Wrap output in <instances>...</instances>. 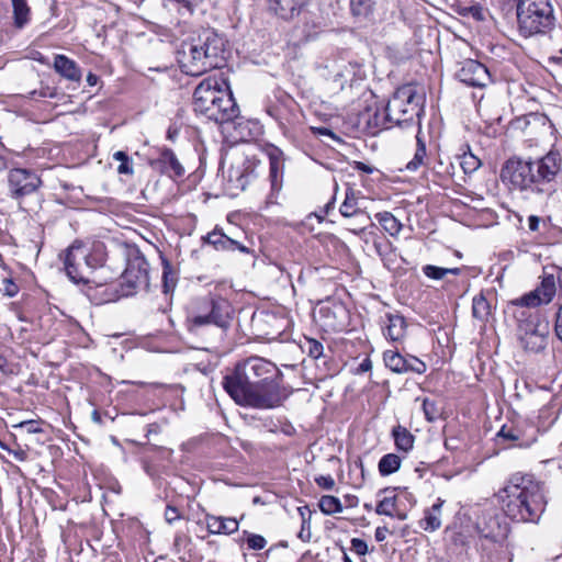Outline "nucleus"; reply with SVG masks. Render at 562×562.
<instances>
[{"label":"nucleus","instance_id":"f257e3e1","mask_svg":"<svg viewBox=\"0 0 562 562\" xmlns=\"http://www.w3.org/2000/svg\"><path fill=\"white\" fill-rule=\"evenodd\" d=\"M281 378L282 373L273 362L249 357L238 362L222 384L237 405L270 409L281 404Z\"/></svg>","mask_w":562,"mask_h":562},{"label":"nucleus","instance_id":"f03ea898","mask_svg":"<svg viewBox=\"0 0 562 562\" xmlns=\"http://www.w3.org/2000/svg\"><path fill=\"white\" fill-rule=\"evenodd\" d=\"M505 515L517 522L538 524L547 508L544 483L517 472L496 494Z\"/></svg>","mask_w":562,"mask_h":562},{"label":"nucleus","instance_id":"7ed1b4c3","mask_svg":"<svg viewBox=\"0 0 562 562\" xmlns=\"http://www.w3.org/2000/svg\"><path fill=\"white\" fill-rule=\"evenodd\" d=\"M560 170V155L551 150L536 160L516 157L508 159L502 168L501 177L518 190L551 195L555 191L553 182Z\"/></svg>","mask_w":562,"mask_h":562},{"label":"nucleus","instance_id":"20e7f679","mask_svg":"<svg viewBox=\"0 0 562 562\" xmlns=\"http://www.w3.org/2000/svg\"><path fill=\"white\" fill-rule=\"evenodd\" d=\"M224 40L212 30H204L196 38L184 41L178 52V61L183 72L201 76L221 68L225 63Z\"/></svg>","mask_w":562,"mask_h":562},{"label":"nucleus","instance_id":"39448f33","mask_svg":"<svg viewBox=\"0 0 562 562\" xmlns=\"http://www.w3.org/2000/svg\"><path fill=\"white\" fill-rule=\"evenodd\" d=\"M194 112L223 124L239 115V108L229 90L221 89L212 78L201 81L193 92Z\"/></svg>","mask_w":562,"mask_h":562},{"label":"nucleus","instance_id":"423d86ee","mask_svg":"<svg viewBox=\"0 0 562 562\" xmlns=\"http://www.w3.org/2000/svg\"><path fill=\"white\" fill-rule=\"evenodd\" d=\"M516 16L518 31L525 37L546 35L555 25L550 0H517Z\"/></svg>","mask_w":562,"mask_h":562},{"label":"nucleus","instance_id":"0eeeda50","mask_svg":"<svg viewBox=\"0 0 562 562\" xmlns=\"http://www.w3.org/2000/svg\"><path fill=\"white\" fill-rule=\"evenodd\" d=\"M424 113V98L412 85L396 89L392 99L385 105V117L394 125L417 123L420 130V117Z\"/></svg>","mask_w":562,"mask_h":562},{"label":"nucleus","instance_id":"6e6552de","mask_svg":"<svg viewBox=\"0 0 562 562\" xmlns=\"http://www.w3.org/2000/svg\"><path fill=\"white\" fill-rule=\"evenodd\" d=\"M231 305L222 297L204 296L196 299L188 312L187 326L190 331L215 325L221 328L229 326Z\"/></svg>","mask_w":562,"mask_h":562},{"label":"nucleus","instance_id":"1a4fd4ad","mask_svg":"<svg viewBox=\"0 0 562 562\" xmlns=\"http://www.w3.org/2000/svg\"><path fill=\"white\" fill-rule=\"evenodd\" d=\"M103 265L101 254L93 251L81 241L71 244L64 258L67 276L75 283H88L93 271Z\"/></svg>","mask_w":562,"mask_h":562},{"label":"nucleus","instance_id":"9d476101","mask_svg":"<svg viewBox=\"0 0 562 562\" xmlns=\"http://www.w3.org/2000/svg\"><path fill=\"white\" fill-rule=\"evenodd\" d=\"M517 318V335L521 347L533 353L544 350L550 335L549 322L540 319L538 314L527 316L525 311H520Z\"/></svg>","mask_w":562,"mask_h":562},{"label":"nucleus","instance_id":"9b49d317","mask_svg":"<svg viewBox=\"0 0 562 562\" xmlns=\"http://www.w3.org/2000/svg\"><path fill=\"white\" fill-rule=\"evenodd\" d=\"M41 184V178L32 170L13 168L8 173L9 191L13 199L32 194Z\"/></svg>","mask_w":562,"mask_h":562},{"label":"nucleus","instance_id":"f8f14e48","mask_svg":"<svg viewBox=\"0 0 562 562\" xmlns=\"http://www.w3.org/2000/svg\"><path fill=\"white\" fill-rule=\"evenodd\" d=\"M148 262L144 257H136L130 260L123 273V284L128 289L125 294L130 295L138 289H145L149 284Z\"/></svg>","mask_w":562,"mask_h":562},{"label":"nucleus","instance_id":"ddd939ff","mask_svg":"<svg viewBox=\"0 0 562 562\" xmlns=\"http://www.w3.org/2000/svg\"><path fill=\"white\" fill-rule=\"evenodd\" d=\"M456 76L461 82L470 87L483 88L491 82L487 68L474 59L463 60Z\"/></svg>","mask_w":562,"mask_h":562},{"label":"nucleus","instance_id":"4468645a","mask_svg":"<svg viewBox=\"0 0 562 562\" xmlns=\"http://www.w3.org/2000/svg\"><path fill=\"white\" fill-rule=\"evenodd\" d=\"M497 438L503 442H509L508 447L529 448L535 441L533 435H527L526 431L517 425H503L497 432Z\"/></svg>","mask_w":562,"mask_h":562},{"label":"nucleus","instance_id":"2eb2a0df","mask_svg":"<svg viewBox=\"0 0 562 562\" xmlns=\"http://www.w3.org/2000/svg\"><path fill=\"white\" fill-rule=\"evenodd\" d=\"M204 244L213 246L217 251H235L249 252V249L239 241L228 237L217 227L202 237Z\"/></svg>","mask_w":562,"mask_h":562},{"label":"nucleus","instance_id":"dca6fc26","mask_svg":"<svg viewBox=\"0 0 562 562\" xmlns=\"http://www.w3.org/2000/svg\"><path fill=\"white\" fill-rule=\"evenodd\" d=\"M150 166L170 176L181 177L184 173L182 165L179 162L175 153L169 148H164L159 157L150 161Z\"/></svg>","mask_w":562,"mask_h":562},{"label":"nucleus","instance_id":"f3484780","mask_svg":"<svg viewBox=\"0 0 562 562\" xmlns=\"http://www.w3.org/2000/svg\"><path fill=\"white\" fill-rule=\"evenodd\" d=\"M269 9L278 18L290 21L296 18L307 0H268Z\"/></svg>","mask_w":562,"mask_h":562},{"label":"nucleus","instance_id":"a211bd4d","mask_svg":"<svg viewBox=\"0 0 562 562\" xmlns=\"http://www.w3.org/2000/svg\"><path fill=\"white\" fill-rule=\"evenodd\" d=\"M205 521L210 533L232 535L238 530V521L235 518L206 515Z\"/></svg>","mask_w":562,"mask_h":562},{"label":"nucleus","instance_id":"6ab92c4d","mask_svg":"<svg viewBox=\"0 0 562 562\" xmlns=\"http://www.w3.org/2000/svg\"><path fill=\"white\" fill-rule=\"evenodd\" d=\"M54 69L57 74L67 80L79 82L81 70L77 63L65 55H56L54 59Z\"/></svg>","mask_w":562,"mask_h":562},{"label":"nucleus","instance_id":"aec40b11","mask_svg":"<svg viewBox=\"0 0 562 562\" xmlns=\"http://www.w3.org/2000/svg\"><path fill=\"white\" fill-rule=\"evenodd\" d=\"M443 503V499L438 498L431 507L424 510V518L418 522L423 530L434 532L441 527V508Z\"/></svg>","mask_w":562,"mask_h":562},{"label":"nucleus","instance_id":"412c9836","mask_svg":"<svg viewBox=\"0 0 562 562\" xmlns=\"http://www.w3.org/2000/svg\"><path fill=\"white\" fill-rule=\"evenodd\" d=\"M387 324L385 326V337L392 341H398L406 335V322L402 315L387 314Z\"/></svg>","mask_w":562,"mask_h":562},{"label":"nucleus","instance_id":"4be33fe9","mask_svg":"<svg viewBox=\"0 0 562 562\" xmlns=\"http://www.w3.org/2000/svg\"><path fill=\"white\" fill-rule=\"evenodd\" d=\"M13 25L18 30L24 29L31 22V8L26 0H11Z\"/></svg>","mask_w":562,"mask_h":562},{"label":"nucleus","instance_id":"5701e85b","mask_svg":"<svg viewBox=\"0 0 562 562\" xmlns=\"http://www.w3.org/2000/svg\"><path fill=\"white\" fill-rule=\"evenodd\" d=\"M376 0H350V11L356 18L372 21Z\"/></svg>","mask_w":562,"mask_h":562},{"label":"nucleus","instance_id":"b1692460","mask_svg":"<svg viewBox=\"0 0 562 562\" xmlns=\"http://www.w3.org/2000/svg\"><path fill=\"white\" fill-rule=\"evenodd\" d=\"M392 436L398 450L407 453L413 449L415 437L407 428L397 425L392 429Z\"/></svg>","mask_w":562,"mask_h":562},{"label":"nucleus","instance_id":"393cba45","mask_svg":"<svg viewBox=\"0 0 562 562\" xmlns=\"http://www.w3.org/2000/svg\"><path fill=\"white\" fill-rule=\"evenodd\" d=\"M427 151L426 144L422 137L420 130L416 134V150L412 160L406 164L407 171H416L422 166L426 165Z\"/></svg>","mask_w":562,"mask_h":562},{"label":"nucleus","instance_id":"a878e982","mask_svg":"<svg viewBox=\"0 0 562 562\" xmlns=\"http://www.w3.org/2000/svg\"><path fill=\"white\" fill-rule=\"evenodd\" d=\"M269 165L271 191L279 192L282 188L283 164L278 156L271 155Z\"/></svg>","mask_w":562,"mask_h":562},{"label":"nucleus","instance_id":"bb28decb","mask_svg":"<svg viewBox=\"0 0 562 562\" xmlns=\"http://www.w3.org/2000/svg\"><path fill=\"white\" fill-rule=\"evenodd\" d=\"M385 366L395 373H407L406 357L394 350H386L383 353Z\"/></svg>","mask_w":562,"mask_h":562},{"label":"nucleus","instance_id":"cd10ccee","mask_svg":"<svg viewBox=\"0 0 562 562\" xmlns=\"http://www.w3.org/2000/svg\"><path fill=\"white\" fill-rule=\"evenodd\" d=\"M375 218L382 228L391 236H397L402 229L401 222L391 212H381L375 215Z\"/></svg>","mask_w":562,"mask_h":562},{"label":"nucleus","instance_id":"c85d7f7f","mask_svg":"<svg viewBox=\"0 0 562 562\" xmlns=\"http://www.w3.org/2000/svg\"><path fill=\"white\" fill-rule=\"evenodd\" d=\"M339 211L344 217L363 215V212L358 207V201L352 189L346 191V196Z\"/></svg>","mask_w":562,"mask_h":562},{"label":"nucleus","instance_id":"c756f323","mask_svg":"<svg viewBox=\"0 0 562 562\" xmlns=\"http://www.w3.org/2000/svg\"><path fill=\"white\" fill-rule=\"evenodd\" d=\"M402 459L395 453L384 454L378 464L379 472L382 476H387L401 468Z\"/></svg>","mask_w":562,"mask_h":562},{"label":"nucleus","instance_id":"7c9ffc66","mask_svg":"<svg viewBox=\"0 0 562 562\" xmlns=\"http://www.w3.org/2000/svg\"><path fill=\"white\" fill-rule=\"evenodd\" d=\"M473 317L481 322H486L491 315V305L483 294L476 295L472 303Z\"/></svg>","mask_w":562,"mask_h":562},{"label":"nucleus","instance_id":"2f4dec72","mask_svg":"<svg viewBox=\"0 0 562 562\" xmlns=\"http://www.w3.org/2000/svg\"><path fill=\"white\" fill-rule=\"evenodd\" d=\"M191 538L182 532H178L173 540V551L179 555L182 562H187V554L190 557L191 552Z\"/></svg>","mask_w":562,"mask_h":562},{"label":"nucleus","instance_id":"473e14b6","mask_svg":"<svg viewBox=\"0 0 562 562\" xmlns=\"http://www.w3.org/2000/svg\"><path fill=\"white\" fill-rule=\"evenodd\" d=\"M319 509L325 515H333L342 512V505L338 497L324 495L318 503Z\"/></svg>","mask_w":562,"mask_h":562},{"label":"nucleus","instance_id":"72a5a7b5","mask_svg":"<svg viewBox=\"0 0 562 562\" xmlns=\"http://www.w3.org/2000/svg\"><path fill=\"white\" fill-rule=\"evenodd\" d=\"M535 291H539V296L543 303H549L555 294V280L553 276H547L543 278L541 285Z\"/></svg>","mask_w":562,"mask_h":562},{"label":"nucleus","instance_id":"f704fd0d","mask_svg":"<svg viewBox=\"0 0 562 562\" xmlns=\"http://www.w3.org/2000/svg\"><path fill=\"white\" fill-rule=\"evenodd\" d=\"M542 302L541 300V296H539V291H531L530 293L528 294H525L524 296L515 300L512 302L513 305H516L520 308H529V307H536L538 305H540ZM524 311V310H521ZM526 312V315L528 316L529 314H531L530 312Z\"/></svg>","mask_w":562,"mask_h":562},{"label":"nucleus","instance_id":"c9c22d12","mask_svg":"<svg viewBox=\"0 0 562 562\" xmlns=\"http://www.w3.org/2000/svg\"><path fill=\"white\" fill-rule=\"evenodd\" d=\"M397 506V496H385L383 497L375 507V513L378 515H385L390 517H394Z\"/></svg>","mask_w":562,"mask_h":562},{"label":"nucleus","instance_id":"e433bc0d","mask_svg":"<svg viewBox=\"0 0 562 562\" xmlns=\"http://www.w3.org/2000/svg\"><path fill=\"white\" fill-rule=\"evenodd\" d=\"M459 164L464 173L471 175L481 166V160L472 153H464L459 157Z\"/></svg>","mask_w":562,"mask_h":562},{"label":"nucleus","instance_id":"4c0bfd02","mask_svg":"<svg viewBox=\"0 0 562 562\" xmlns=\"http://www.w3.org/2000/svg\"><path fill=\"white\" fill-rule=\"evenodd\" d=\"M423 412L428 422H435L441 416L442 409L436 401L426 397L423 401Z\"/></svg>","mask_w":562,"mask_h":562},{"label":"nucleus","instance_id":"58836bf2","mask_svg":"<svg viewBox=\"0 0 562 562\" xmlns=\"http://www.w3.org/2000/svg\"><path fill=\"white\" fill-rule=\"evenodd\" d=\"M113 159L120 161L117 167V172L121 175H130L134 173L133 165L131 162L130 157L126 153L119 150L113 154Z\"/></svg>","mask_w":562,"mask_h":562},{"label":"nucleus","instance_id":"ea45409f","mask_svg":"<svg viewBox=\"0 0 562 562\" xmlns=\"http://www.w3.org/2000/svg\"><path fill=\"white\" fill-rule=\"evenodd\" d=\"M302 349L307 352V355L313 359H319L324 353L323 345L313 338H306L305 342L302 345Z\"/></svg>","mask_w":562,"mask_h":562},{"label":"nucleus","instance_id":"a19ab883","mask_svg":"<svg viewBox=\"0 0 562 562\" xmlns=\"http://www.w3.org/2000/svg\"><path fill=\"white\" fill-rule=\"evenodd\" d=\"M244 533L247 536L246 542L249 549L261 550L266 547L267 540L261 535L250 533L247 531H244Z\"/></svg>","mask_w":562,"mask_h":562},{"label":"nucleus","instance_id":"79ce46f5","mask_svg":"<svg viewBox=\"0 0 562 562\" xmlns=\"http://www.w3.org/2000/svg\"><path fill=\"white\" fill-rule=\"evenodd\" d=\"M371 123V121H369ZM393 123L385 117V108L381 111L376 110L372 115V127L373 128H389Z\"/></svg>","mask_w":562,"mask_h":562},{"label":"nucleus","instance_id":"37998d69","mask_svg":"<svg viewBox=\"0 0 562 562\" xmlns=\"http://www.w3.org/2000/svg\"><path fill=\"white\" fill-rule=\"evenodd\" d=\"M424 274L434 280H441L446 277V270L445 268L432 266V265H426L423 267Z\"/></svg>","mask_w":562,"mask_h":562},{"label":"nucleus","instance_id":"c03bdc74","mask_svg":"<svg viewBox=\"0 0 562 562\" xmlns=\"http://www.w3.org/2000/svg\"><path fill=\"white\" fill-rule=\"evenodd\" d=\"M407 372L422 374L426 371V364L414 356L406 357Z\"/></svg>","mask_w":562,"mask_h":562},{"label":"nucleus","instance_id":"a18cd8bd","mask_svg":"<svg viewBox=\"0 0 562 562\" xmlns=\"http://www.w3.org/2000/svg\"><path fill=\"white\" fill-rule=\"evenodd\" d=\"M0 290L3 291L5 295L9 297H13L19 292V286L13 282L12 279H3L2 285L0 286Z\"/></svg>","mask_w":562,"mask_h":562},{"label":"nucleus","instance_id":"49530a36","mask_svg":"<svg viewBox=\"0 0 562 562\" xmlns=\"http://www.w3.org/2000/svg\"><path fill=\"white\" fill-rule=\"evenodd\" d=\"M351 550L355 551L358 555H366L368 553V544L362 539L352 538Z\"/></svg>","mask_w":562,"mask_h":562},{"label":"nucleus","instance_id":"de8ad7c7","mask_svg":"<svg viewBox=\"0 0 562 562\" xmlns=\"http://www.w3.org/2000/svg\"><path fill=\"white\" fill-rule=\"evenodd\" d=\"M18 427H21L26 430L27 434H40L43 429L40 427L38 422L36 420H25L21 422Z\"/></svg>","mask_w":562,"mask_h":562},{"label":"nucleus","instance_id":"09e8293b","mask_svg":"<svg viewBox=\"0 0 562 562\" xmlns=\"http://www.w3.org/2000/svg\"><path fill=\"white\" fill-rule=\"evenodd\" d=\"M181 518L179 509L175 506L167 505L165 510V519L168 524H172Z\"/></svg>","mask_w":562,"mask_h":562},{"label":"nucleus","instance_id":"8fccbe9b","mask_svg":"<svg viewBox=\"0 0 562 562\" xmlns=\"http://www.w3.org/2000/svg\"><path fill=\"white\" fill-rule=\"evenodd\" d=\"M316 484L324 490H333L335 486V480L331 475H319L315 477Z\"/></svg>","mask_w":562,"mask_h":562},{"label":"nucleus","instance_id":"3c124183","mask_svg":"<svg viewBox=\"0 0 562 562\" xmlns=\"http://www.w3.org/2000/svg\"><path fill=\"white\" fill-rule=\"evenodd\" d=\"M0 447L1 449L8 451L10 454H12L14 457L15 460L18 461H25L27 459V453L22 450V449H16V450H13V449H10L7 445L4 443H0Z\"/></svg>","mask_w":562,"mask_h":562},{"label":"nucleus","instance_id":"603ef678","mask_svg":"<svg viewBox=\"0 0 562 562\" xmlns=\"http://www.w3.org/2000/svg\"><path fill=\"white\" fill-rule=\"evenodd\" d=\"M554 331L557 337L562 341V306L559 308L557 313Z\"/></svg>","mask_w":562,"mask_h":562},{"label":"nucleus","instance_id":"864d4df0","mask_svg":"<svg viewBox=\"0 0 562 562\" xmlns=\"http://www.w3.org/2000/svg\"><path fill=\"white\" fill-rule=\"evenodd\" d=\"M390 532L386 526L378 527L374 532V538L378 542H382L385 540L386 535Z\"/></svg>","mask_w":562,"mask_h":562},{"label":"nucleus","instance_id":"5fc2aeb1","mask_svg":"<svg viewBox=\"0 0 562 562\" xmlns=\"http://www.w3.org/2000/svg\"><path fill=\"white\" fill-rule=\"evenodd\" d=\"M469 13L477 21L484 20V13L481 7L474 5L469 8Z\"/></svg>","mask_w":562,"mask_h":562},{"label":"nucleus","instance_id":"6e6d98bb","mask_svg":"<svg viewBox=\"0 0 562 562\" xmlns=\"http://www.w3.org/2000/svg\"><path fill=\"white\" fill-rule=\"evenodd\" d=\"M540 217L537 215H530L528 217V227L531 232H537L539 229Z\"/></svg>","mask_w":562,"mask_h":562},{"label":"nucleus","instance_id":"4d7b16f0","mask_svg":"<svg viewBox=\"0 0 562 562\" xmlns=\"http://www.w3.org/2000/svg\"><path fill=\"white\" fill-rule=\"evenodd\" d=\"M313 131L315 134L328 136L334 139L336 138V135L334 134V132L327 127H315V128H313Z\"/></svg>","mask_w":562,"mask_h":562},{"label":"nucleus","instance_id":"13d9d810","mask_svg":"<svg viewBox=\"0 0 562 562\" xmlns=\"http://www.w3.org/2000/svg\"><path fill=\"white\" fill-rule=\"evenodd\" d=\"M372 369V362L369 358L364 359L358 367L357 372L358 373H364Z\"/></svg>","mask_w":562,"mask_h":562},{"label":"nucleus","instance_id":"bf43d9fd","mask_svg":"<svg viewBox=\"0 0 562 562\" xmlns=\"http://www.w3.org/2000/svg\"><path fill=\"white\" fill-rule=\"evenodd\" d=\"M376 252L382 256L384 254V247L389 246L386 240L374 239L373 241Z\"/></svg>","mask_w":562,"mask_h":562},{"label":"nucleus","instance_id":"052dcab7","mask_svg":"<svg viewBox=\"0 0 562 562\" xmlns=\"http://www.w3.org/2000/svg\"><path fill=\"white\" fill-rule=\"evenodd\" d=\"M40 97L42 98H54L56 95V92L50 90L49 88L42 89L38 92Z\"/></svg>","mask_w":562,"mask_h":562},{"label":"nucleus","instance_id":"680f3d73","mask_svg":"<svg viewBox=\"0 0 562 562\" xmlns=\"http://www.w3.org/2000/svg\"><path fill=\"white\" fill-rule=\"evenodd\" d=\"M164 288H165V292L167 293L169 291V288H170V279L168 278V273L167 271L165 270L164 271ZM171 286L173 288L175 286V283H171Z\"/></svg>","mask_w":562,"mask_h":562},{"label":"nucleus","instance_id":"e2e57ef3","mask_svg":"<svg viewBox=\"0 0 562 562\" xmlns=\"http://www.w3.org/2000/svg\"><path fill=\"white\" fill-rule=\"evenodd\" d=\"M7 367H8V361L7 359L0 353V373L2 374H5L8 371H7Z\"/></svg>","mask_w":562,"mask_h":562},{"label":"nucleus","instance_id":"0e129e2a","mask_svg":"<svg viewBox=\"0 0 562 562\" xmlns=\"http://www.w3.org/2000/svg\"><path fill=\"white\" fill-rule=\"evenodd\" d=\"M87 82H88V85H89V86H94V85H97V82H98V76H97V75H94V74H92V72L88 74V76H87Z\"/></svg>","mask_w":562,"mask_h":562},{"label":"nucleus","instance_id":"69168bd1","mask_svg":"<svg viewBox=\"0 0 562 562\" xmlns=\"http://www.w3.org/2000/svg\"><path fill=\"white\" fill-rule=\"evenodd\" d=\"M357 168H358L359 170H362V171L367 172V173H371V172H372V168H371V167H369V166H367V165H366V164H363V162H358V164H357Z\"/></svg>","mask_w":562,"mask_h":562},{"label":"nucleus","instance_id":"338daca9","mask_svg":"<svg viewBox=\"0 0 562 562\" xmlns=\"http://www.w3.org/2000/svg\"><path fill=\"white\" fill-rule=\"evenodd\" d=\"M394 517H396L398 520H405V519H407V514L405 512H401L396 508Z\"/></svg>","mask_w":562,"mask_h":562},{"label":"nucleus","instance_id":"774afa93","mask_svg":"<svg viewBox=\"0 0 562 562\" xmlns=\"http://www.w3.org/2000/svg\"><path fill=\"white\" fill-rule=\"evenodd\" d=\"M445 270H446V276L449 274V273L458 276L461 272L460 268H445Z\"/></svg>","mask_w":562,"mask_h":562}]
</instances>
